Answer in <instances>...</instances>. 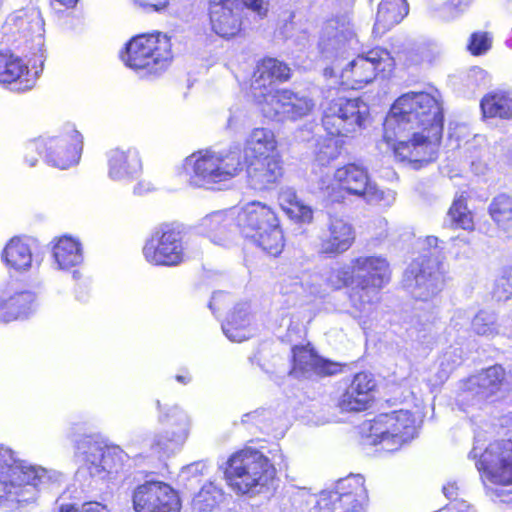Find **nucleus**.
Segmentation results:
<instances>
[{
	"label": "nucleus",
	"instance_id": "24",
	"mask_svg": "<svg viewBox=\"0 0 512 512\" xmlns=\"http://www.w3.org/2000/svg\"><path fill=\"white\" fill-rule=\"evenodd\" d=\"M38 74V69L31 73L20 57L11 53H0V83H17L19 90L26 91L34 86Z\"/></svg>",
	"mask_w": 512,
	"mask_h": 512
},
{
	"label": "nucleus",
	"instance_id": "25",
	"mask_svg": "<svg viewBox=\"0 0 512 512\" xmlns=\"http://www.w3.org/2000/svg\"><path fill=\"white\" fill-rule=\"evenodd\" d=\"M109 176L114 180L132 178L142 169L139 154L134 149H114L108 157Z\"/></svg>",
	"mask_w": 512,
	"mask_h": 512
},
{
	"label": "nucleus",
	"instance_id": "29",
	"mask_svg": "<svg viewBox=\"0 0 512 512\" xmlns=\"http://www.w3.org/2000/svg\"><path fill=\"white\" fill-rule=\"evenodd\" d=\"M2 259L7 266L22 272L32 265V252L30 245L20 237L12 238L2 252Z\"/></svg>",
	"mask_w": 512,
	"mask_h": 512
},
{
	"label": "nucleus",
	"instance_id": "13",
	"mask_svg": "<svg viewBox=\"0 0 512 512\" xmlns=\"http://www.w3.org/2000/svg\"><path fill=\"white\" fill-rule=\"evenodd\" d=\"M185 250L182 229L178 225L164 223L145 240L142 254L152 266L173 267L185 261Z\"/></svg>",
	"mask_w": 512,
	"mask_h": 512
},
{
	"label": "nucleus",
	"instance_id": "43",
	"mask_svg": "<svg viewBox=\"0 0 512 512\" xmlns=\"http://www.w3.org/2000/svg\"><path fill=\"white\" fill-rule=\"evenodd\" d=\"M344 366L342 363L332 361L318 354L310 372L320 378L331 377L342 373Z\"/></svg>",
	"mask_w": 512,
	"mask_h": 512
},
{
	"label": "nucleus",
	"instance_id": "33",
	"mask_svg": "<svg viewBox=\"0 0 512 512\" xmlns=\"http://www.w3.org/2000/svg\"><path fill=\"white\" fill-rule=\"evenodd\" d=\"M318 353L311 343L294 345L291 348L290 375H302L310 372Z\"/></svg>",
	"mask_w": 512,
	"mask_h": 512
},
{
	"label": "nucleus",
	"instance_id": "16",
	"mask_svg": "<svg viewBox=\"0 0 512 512\" xmlns=\"http://www.w3.org/2000/svg\"><path fill=\"white\" fill-rule=\"evenodd\" d=\"M476 467L484 483L512 485V441L491 442L479 456Z\"/></svg>",
	"mask_w": 512,
	"mask_h": 512
},
{
	"label": "nucleus",
	"instance_id": "23",
	"mask_svg": "<svg viewBox=\"0 0 512 512\" xmlns=\"http://www.w3.org/2000/svg\"><path fill=\"white\" fill-rule=\"evenodd\" d=\"M35 294L7 287L0 293V322L8 323L27 317L34 308Z\"/></svg>",
	"mask_w": 512,
	"mask_h": 512
},
{
	"label": "nucleus",
	"instance_id": "46",
	"mask_svg": "<svg viewBox=\"0 0 512 512\" xmlns=\"http://www.w3.org/2000/svg\"><path fill=\"white\" fill-rule=\"evenodd\" d=\"M99 454L98 445L94 444L89 446L88 451L85 452L83 467L89 473L90 476H103V465L102 460L94 459L97 458L95 455Z\"/></svg>",
	"mask_w": 512,
	"mask_h": 512
},
{
	"label": "nucleus",
	"instance_id": "18",
	"mask_svg": "<svg viewBox=\"0 0 512 512\" xmlns=\"http://www.w3.org/2000/svg\"><path fill=\"white\" fill-rule=\"evenodd\" d=\"M367 490L361 477H348L335 491L322 495L315 512H365Z\"/></svg>",
	"mask_w": 512,
	"mask_h": 512
},
{
	"label": "nucleus",
	"instance_id": "40",
	"mask_svg": "<svg viewBox=\"0 0 512 512\" xmlns=\"http://www.w3.org/2000/svg\"><path fill=\"white\" fill-rule=\"evenodd\" d=\"M221 496V491L213 484H205L193 498V507L198 512L210 511L218 505Z\"/></svg>",
	"mask_w": 512,
	"mask_h": 512
},
{
	"label": "nucleus",
	"instance_id": "5",
	"mask_svg": "<svg viewBox=\"0 0 512 512\" xmlns=\"http://www.w3.org/2000/svg\"><path fill=\"white\" fill-rule=\"evenodd\" d=\"M223 474L227 486L236 495L255 497L273 489L277 470L263 453L244 448L229 456Z\"/></svg>",
	"mask_w": 512,
	"mask_h": 512
},
{
	"label": "nucleus",
	"instance_id": "3",
	"mask_svg": "<svg viewBox=\"0 0 512 512\" xmlns=\"http://www.w3.org/2000/svg\"><path fill=\"white\" fill-rule=\"evenodd\" d=\"M340 287H349L347 294L353 308L363 311L380 301L381 291L391 282L390 262L383 255H359L348 267L336 271Z\"/></svg>",
	"mask_w": 512,
	"mask_h": 512
},
{
	"label": "nucleus",
	"instance_id": "37",
	"mask_svg": "<svg viewBox=\"0 0 512 512\" xmlns=\"http://www.w3.org/2000/svg\"><path fill=\"white\" fill-rule=\"evenodd\" d=\"M99 454L95 455L102 460L103 476L118 473L124 464L123 451L117 446L101 447L98 445Z\"/></svg>",
	"mask_w": 512,
	"mask_h": 512
},
{
	"label": "nucleus",
	"instance_id": "17",
	"mask_svg": "<svg viewBox=\"0 0 512 512\" xmlns=\"http://www.w3.org/2000/svg\"><path fill=\"white\" fill-rule=\"evenodd\" d=\"M5 33L19 35L25 39L31 53L35 56L34 62L44 61V22L40 12L35 7L19 9L11 13L3 26Z\"/></svg>",
	"mask_w": 512,
	"mask_h": 512
},
{
	"label": "nucleus",
	"instance_id": "57",
	"mask_svg": "<svg viewBox=\"0 0 512 512\" xmlns=\"http://www.w3.org/2000/svg\"><path fill=\"white\" fill-rule=\"evenodd\" d=\"M58 512H64V504H58Z\"/></svg>",
	"mask_w": 512,
	"mask_h": 512
},
{
	"label": "nucleus",
	"instance_id": "4",
	"mask_svg": "<svg viewBox=\"0 0 512 512\" xmlns=\"http://www.w3.org/2000/svg\"><path fill=\"white\" fill-rule=\"evenodd\" d=\"M243 164L247 183L255 190H271L282 183L285 162L271 129L257 127L251 130L244 141Z\"/></svg>",
	"mask_w": 512,
	"mask_h": 512
},
{
	"label": "nucleus",
	"instance_id": "10",
	"mask_svg": "<svg viewBox=\"0 0 512 512\" xmlns=\"http://www.w3.org/2000/svg\"><path fill=\"white\" fill-rule=\"evenodd\" d=\"M186 164L192 167L189 183L194 187H209L229 181L243 170L238 150L216 152L207 149L198 151L186 158Z\"/></svg>",
	"mask_w": 512,
	"mask_h": 512
},
{
	"label": "nucleus",
	"instance_id": "54",
	"mask_svg": "<svg viewBox=\"0 0 512 512\" xmlns=\"http://www.w3.org/2000/svg\"><path fill=\"white\" fill-rule=\"evenodd\" d=\"M175 379L178 382L182 383V384H187V383H189L191 381V377L188 374H186V375H176Z\"/></svg>",
	"mask_w": 512,
	"mask_h": 512
},
{
	"label": "nucleus",
	"instance_id": "44",
	"mask_svg": "<svg viewBox=\"0 0 512 512\" xmlns=\"http://www.w3.org/2000/svg\"><path fill=\"white\" fill-rule=\"evenodd\" d=\"M492 294L498 301L512 298V266L506 267L496 279Z\"/></svg>",
	"mask_w": 512,
	"mask_h": 512
},
{
	"label": "nucleus",
	"instance_id": "1",
	"mask_svg": "<svg viewBox=\"0 0 512 512\" xmlns=\"http://www.w3.org/2000/svg\"><path fill=\"white\" fill-rule=\"evenodd\" d=\"M383 130L396 161L419 170L438 156L444 130L442 104L425 91L404 93L392 104Z\"/></svg>",
	"mask_w": 512,
	"mask_h": 512
},
{
	"label": "nucleus",
	"instance_id": "34",
	"mask_svg": "<svg viewBox=\"0 0 512 512\" xmlns=\"http://www.w3.org/2000/svg\"><path fill=\"white\" fill-rule=\"evenodd\" d=\"M283 100H286L285 119L298 120L308 116L314 109V102L305 95H300L288 89V93Z\"/></svg>",
	"mask_w": 512,
	"mask_h": 512
},
{
	"label": "nucleus",
	"instance_id": "39",
	"mask_svg": "<svg viewBox=\"0 0 512 512\" xmlns=\"http://www.w3.org/2000/svg\"><path fill=\"white\" fill-rule=\"evenodd\" d=\"M480 387L487 396L496 394L506 381V371L500 364L492 365L482 371Z\"/></svg>",
	"mask_w": 512,
	"mask_h": 512
},
{
	"label": "nucleus",
	"instance_id": "49",
	"mask_svg": "<svg viewBox=\"0 0 512 512\" xmlns=\"http://www.w3.org/2000/svg\"><path fill=\"white\" fill-rule=\"evenodd\" d=\"M242 422L247 425H255L261 429L267 422L266 412L264 409H260L246 413Z\"/></svg>",
	"mask_w": 512,
	"mask_h": 512
},
{
	"label": "nucleus",
	"instance_id": "32",
	"mask_svg": "<svg viewBox=\"0 0 512 512\" xmlns=\"http://www.w3.org/2000/svg\"><path fill=\"white\" fill-rule=\"evenodd\" d=\"M467 200V196L463 194L456 196L447 214L454 228L473 231L475 228L474 215L468 208Z\"/></svg>",
	"mask_w": 512,
	"mask_h": 512
},
{
	"label": "nucleus",
	"instance_id": "48",
	"mask_svg": "<svg viewBox=\"0 0 512 512\" xmlns=\"http://www.w3.org/2000/svg\"><path fill=\"white\" fill-rule=\"evenodd\" d=\"M63 238L58 237L53 241L51 256L53 259L52 265L56 270H62L64 260V245L62 244Z\"/></svg>",
	"mask_w": 512,
	"mask_h": 512
},
{
	"label": "nucleus",
	"instance_id": "8",
	"mask_svg": "<svg viewBox=\"0 0 512 512\" xmlns=\"http://www.w3.org/2000/svg\"><path fill=\"white\" fill-rule=\"evenodd\" d=\"M45 470L15 458L13 451L0 445V506L16 509L34 501L37 486L45 478Z\"/></svg>",
	"mask_w": 512,
	"mask_h": 512
},
{
	"label": "nucleus",
	"instance_id": "52",
	"mask_svg": "<svg viewBox=\"0 0 512 512\" xmlns=\"http://www.w3.org/2000/svg\"><path fill=\"white\" fill-rule=\"evenodd\" d=\"M473 0H448L447 5L456 10H463L465 7L471 4Z\"/></svg>",
	"mask_w": 512,
	"mask_h": 512
},
{
	"label": "nucleus",
	"instance_id": "9",
	"mask_svg": "<svg viewBox=\"0 0 512 512\" xmlns=\"http://www.w3.org/2000/svg\"><path fill=\"white\" fill-rule=\"evenodd\" d=\"M347 196L363 199L368 204L389 203V193L371 179L368 169L350 162L338 167L333 174L328 197L333 203H343Z\"/></svg>",
	"mask_w": 512,
	"mask_h": 512
},
{
	"label": "nucleus",
	"instance_id": "42",
	"mask_svg": "<svg viewBox=\"0 0 512 512\" xmlns=\"http://www.w3.org/2000/svg\"><path fill=\"white\" fill-rule=\"evenodd\" d=\"M493 37L489 32H473L467 42V51L472 56H481L486 54L492 47Z\"/></svg>",
	"mask_w": 512,
	"mask_h": 512
},
{
	"label": "nucleus",
	"instance_id": "41",
	"mask_svg": "<svg viewBox=\"0 0 512 512\" xmlns=\"http://www.w3.org/2000/svg\"><path fill=\"white\" fill-rule=\"evenodd\" d=\"M83 147L84 139L78 130L66 132V168L79 164Z\"/></svg>",
	"mask_w": 512,
	"mask_h": 512
},
{
	"label": "nucleus",
	"instance_id": "21",
	"mask_svg": "<svg viewBox=\"0 0 512 512\" xmlns=\"http://www.w3.org/2000/svg\"><path fill=\"white\" fill-rule=\"evenodd\" d=\"M356 241L354 226L341 217H330L318 242V254L324 257H336L347 252Z\"/></svg>",
	"mask_w": 512,
	"mask_h": 512
},
{
	"label": "nucleus",
	"instance_id": "6",
	"mask_svg": "<svg viewBox=\"0 0 512 512\" xmlns=\"http://www.w3.org/2000/svg\"><path fill=\"white\" fill-rule=\"evenodd\" d=\"M240 234L269 257H279L285 248V237L278 211L258 200L242 206L235 217Z\"/></svg>",
	"mask_w": 512,
	"mask_h": 512
},
{
	"label": "nucleus",
	"instance_id": "59",
	"mask_svg": "<svg viewBox=\"0 0 512 512\" xmlns=\"http://www.w3.org/2000/svg\"><path fill=\"white\" fill-rule=\"evenodd\" d=\"M486 331H487V330H482V331L477 330V332H478V333H482V334L486 333Z\"/></svg>",
	"mask_w": 512,
	"mask_h": 512
},
{
	"label": "nucleus",
	"instance_id": "58",
	"mask_svg": "<svg viewBox=\"0 0 512 512\" xmlns=\"http://www.w3.org/2000/svg\"><path fill=\"white\" fill-rule=\"evenodd\" d=\"M73 277L77 278L79 274V269H75L72 271Z\"/></svg>",
	"mask_w": 512,
	"mask_h": 512
},
{
	"label": "nucleus",
	"instance_id": "26",
	"mask_svg": "<svg viewBox=\"0 0 512 512\" xmlns=\"http://www.w3.org/2000/svg\"><path fill=\"white\" fill-rule=\"evenodd\" d=\"M408 12L409 5L406 0H382L378 6L373 33L377 36L385 34L399 24Z\"/></svg>",
	"mask_w": 512,
	"mask_h": 512
},
{
	"label": "nucleus",
	"instance_id": "31",
	"mask_svg": "<svg viewBox=\"0 0 512 512\" xmlns=\"http://www.w3.org/2000/svg\"><path fill=\"white\" fill-rule=\"evenodd\" d=\"M248 327V314L243 309H234L222 323L225 335L235 342H242L250 337Z\"/></svg>",
	"mask_w": 512,
	"mask_h": 512
},
{
	"label": "nucleus",
	"instance_id": "14",
	"mask_svg": "<svg viewBox=\"0 0 512 512\" xmlns=\"http://www.w3.org/2000/svg\"><path fill=\"white\" fill-rule=\"evenodd\" d=\"M406 279L416 300L432 299L443 290L445 284L441 259L433 254L420 255L406 270Z\"/></svg>",
	"mask_w": 512,
	"mask_h": 512
},
{
	"label": "nucleus",
	"instance_id": "27",
	"mask_svg": "<svg viewBox=\"0 0 512 512\" xmlns=\"http://www.w3.org/2000/svg\"><path fill=\"white\" fill-rule=\"evenodd\" d=\"M288 93V89L262 90L252 92L254 104L258 107L264 117L277 120H285L286 100L283 97Z\"/></svg>",
	"mask_w": 512,
	"mask_h": 512
},
{
	"label": "nucleus",
	"instance_id": "22",
	"mask_svg": "<svg viewBox=\"0 0 512 512\" xmlns=\"http://www.w3.org/2000/svg\"><path fill=\"white\" fill-rule=\"evenodd\" d=\"M293 70L288 63L272 56H264L256 61L251 75L252 92L267 90L274 84L290 81Z\"/></svg>",
	"mask_w": 512,
	"mask_h": 512
},
{
	"label": "nucleus",
	"instance_id": "50",
	"mask_svg": "<svg viewBox=\"0 0 512 512\" xmlns=\"http://www.w3.org/2000/svg\"><path fill=\"white\" fill-rule=\"evenodd\" d=\"M172 0H135L146 11L159 12L166 9Z\"/></svg>",
	"mask_w": 512,
	"mask_h": 512
},
{
	"label": "nucleus",
	"instance_id": "45",
	"mask_svg": "<svg viewBox=\"0 0 512 512\" xmlns=\"http://www.w3.org/2000/svg\"><path fill=\"white\" fill-rule=\"evenodd\" d=\"M83 247L79 239L66 235V270L83 264Z\"/></svg>",
	"mask_w": 512,
	"mask_h": 512
},
{
	"label": "nucleus",
	"instance_id": "38",
	"mask_svg": "<svg viewBox=\"0 0 512 512\" xmlns=\"http://www.w3.org/2000/svg\"><path fill=\"white\" fill-rule=\"evenodd\" d=\"M43 148L45 149V161L47 164L63 169L62 160V140L60 138H47L37 140L33 144L29 145L27 149L35 150Z\"/></svg>",
	"mask_w": 512,
	"mask_h": 512
},
{
	"label": "nucleus",
	"instance_id": "2",
	"mask_svg": "<svg viewBox=\"0 0 512 512\" xmlns=\"http://www.w3.org/2000/svg\"><path fill=\"white\" fill-rule=\"evenodd\" d=\"M370 117L367 103L361 97L338 96L324 108L321 125L326 137L317 142L315 160L321 166L337 159L343 150L344 139L366 127Z\"/></svg>",
	"mask_w": 512,
	"mask_h": 512
},
{
	"label": "nucleus",
	"instance_id": "12",
	"mask_svg": "<svg viewBox=\"0 0 512 512\" xmlns=\"http://www.w3.org/2000/svg\"><path fill=\"white\" fill-rule=\"evenodd\" d=\"M395 63L388 50L373 48L366 54H359L342 68L339 85L345 89L360 90L372 83L378 75L388 77Z\"/></svg>",
	"mask_w": 512,
	"mask_h": 512
},
{
	"label": "nucleus",
	"instance_id": "47",
	"mask_svg": "<svg viewBox=\"0 0 512 512\" xmlns=\"http://www.w3.org/2000/svg\"><path fill=\"white\" fill-rule=\"evenodd\" d=\"M239 3L261 19L268 15L270 0H239Z\"/></svg>",
	"mask_w": 512,
	"mask_h": 512
},
{
	"label": "nucleus",
	"instance_id": "35",
	"mask_svg": "<svg viewBox=\"0 0 512 512\" xmlns=\"http://www.w3.org/2000/svg\"><path fill=\"white\" fill-rule=\"evenodd\" d=\"M230 225L231 218L222 213H215L206 217L202 224L207 237L215 243H220L226 238Z\"/></svg>",
	"mask_w": 512,
	"mask_h": 512
},
{
	"label": "nucleus",
	"instance_id": "56",
	"mask_svg": "<svg viewBox=\"0 0 512 512\" xmlns=\"http://www.w3.org/2000/svg\"><path fill=\"white\" fill-rule=\"evenodd\" d=\"M36 162H37V159L36 158H32V159H30L29 165L31 167H33L36 164Z\"/></svg>",
	"mask_w": 512,
	"mask_h": 512
},
{
	"label": "nucleus",
	"instance_id": "53",
	"mask_svg": "<svg viewBox=\"0 0 512 512\" xmlns=\"http://www.w3.org/2000/svg\"><path fill=\"white\" fill-rule=\"evenodd\" d=\"M50 4L52 9H54L56 12H61V8L64 5V0H50Z\"/></svg>",
	"mask_w": 512,
	"mask_h": 512
},
{
	"label": "nucleus",
	"instance_id": "28",
	"mask_svg": "<svg viewBox=\"0 0 512 512\" xmlns=\"http://www.w3.org/2000/svg\"><path fill=\"white\" fill-rule=\"evenodd\" d=\"M483 118L512 119V97L502 90L486 93L480 101Z\"/></svg>",
	"mask_w": 512,
	"mask_h": 512
},
{
	"label": "nucleus",
	"instance_id": "20",
	"mask_svg": "<svg viewBox=\"0 0 512 512\" xmlns=\"http://www.w3.org/2000/svg\"><path fill=\"white\" fill-rule=\"evenodd\" d=\"M242 6L239 0H209L208 16L212 31L225 39L243 31Z\"/></svg>",
	"mask_w": 512,
	"mask_h": 512
},
{
	"label": "nucleus",
	"instance_id": "55",
	"mask_svg": "<svg viewBox=\"0 0 512 512\" xmlns=\"http://www.w3.org/2000/svg\"><path fill=\"white\" fill-rule=\"evenodd\" d=\"M78 0H66V9L75 8Z\"/></svg>",
	"mask_w": 512,
	"mask_h": 512
},
{
	"label": "nucleus",
	"instance_id": "19",
	"mask_svg": "<svg viewBox=\"0 0 512 512\" xmlns=\"http://www.w3.org/2000/svg\"><path fill=\"white\" fill-rule=\"evenodd\" d=\"M378 391L375 375L362 370L354 373L339 395L337 407L341 412H363L371 407Z\"/></svg>",
	"mask_w": 512,
	"mask_h": 512
},
{
	"label": "nucleus",
	"instance_id": "51",
	"mask_svg": "<svg viewBox=\"0 0 512 512\" xmlns=\"http://www.w3.org/2000/svg\"><path fill=\"white\" fill-rule=\"evenodd\" d=\"M66 512H105V506L97 502L85 503L80 509L66 505Z\"/></svg>",
	"mask_w": 512,
	"mask_h": 512
},
{
	"label": "nucleus",
	"instance_id": "7",
	"mask_svg": "<svg viewBox=\"0 0 512 512\" xmlns=\"http://www.w3.org/2000/svg\"><path fill=\"white\" fill-rule=\"evenodd\" d=\"M119 55L126 67L149 78L161 77L174 61L171 37L161 31L131 37Z\"/></svg>",
	"mask_w": 512,
	"mask_h": 512
},
{
	"label": "nucleus",
	"instance_id": "30",
	"mask_svg": "<svg viewBox=\"0 0 512 512\" xmlns=\"http://www.w3.org/2000/svg\"><path fill=\"white\" fill-rule=\"evenodd\" d=\"M488 214L494 224L507 232L512 229V195L499 193L492 198L488 206Z\"/></svg>",
	"mask_w": 512,
	"mask_h": 512
},
{
	"label": "nucleus",
	"instance_id": "36",
	"mask_svg": "<svg viewBox=\"0 0 512 512\" xmlns=\"http://www.w3.org/2000/svg\"><path fill=\"white\" fill-rule=\"evenodd\" d=\"M281 207L291 219L297 222L310 223L313 219L312 209L299 201L294 192L285 193V200L281 202Z\"/></svg>",
	"mask_w": 512,
	"mask_h": 512
},
{
	"label": "nucleus",
	"instance_id": "11",
	"mask_svg": "<svg viewBox=\"0 0 512 512\" xmlns=\"http://www.w3.org/2000/svg\"><path fill=\"white\" fill-rule=\"evenodd\" d=\"M417 433L416 419L408 410H397L375 416L368 429L371 445H383L387 451L399 449Z\"/></svg>",
	"mask_w": 512,
	"mask_h": 512
},
{
	"label": "nucleus",
	"instance_id": "15",
	"mask_svg": "<svg viewBox=\"0 0 512 512\" xmlns=\"http://www.w3.org/2000/svg\"><path fill=\"white\" fill-rule=\"evenodd\" d=\"M134 512H180L179 493L170 484L160 480H146L132 491Z\"/></svg>",
	"mask_w": 512,
	"mask_h": 512
}]
</instances>
